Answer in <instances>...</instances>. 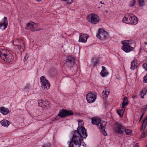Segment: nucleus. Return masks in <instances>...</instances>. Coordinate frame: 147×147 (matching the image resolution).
I'll return each mask as SVG.
<instances>
[{
    "mask_svg": "<svg viewBox=\"0 0 147 147\" xmlns=\"http://www.w3.org/2000/svg\"><path fill=\"white\" fill-rule=\"evenodd\" d=\"M141 136L142 138H144L146 136L145 132H143L141 134Z\"/></svg>",
    "mask_w": 147,
    "mask_h": 147,
    "instance_id": "37",
    "label": "nucleus"
},
{
    "mask_svg": "<svg viewBox=\"0 0 147 147\" xmlns=\"http://www.w3.org/2000/svg\"><path fill=\"white\" fill-rule=\"evenodd\" d=\"M34 24H36V23L31 24L30 23H28L27 24V27L30 29H31L34 27Z\"/></svg>",
    "mask_w": 147,
    "mask_h": 147,
    "instance_id": "25",
    "label": "nucleus"
},
{
    "mask_svg": "<svg viewBox=\"0 0 147 147\" xmlns=\"http://www.w3.org/2000/svg\"><path fill=\"white\" fill-rule=\"evenodd\" d=\"M88 20L92 24H96L99 22V18L96 14L90 13L88 16Z\"/></svg>",
    "mask_w": 147,
    "mask_h": 147,
    "instance_id": "6",
    "label": "nucleus"
},
{
    "mask_svg": "<svg viewBox=\"0 0 147 147\" xmlns=\"http://www.w3.org/2000/svg\"><path fill=\"white\" fill-rule=\"evenodd\" d=\"M0 111L2 114L4 115H7L9 113L8 109L3 107H1Z\"/></svg>",
    "mask_w": 147,
    "mask_h": 147,
    "instance_id": "18",
    "label": "nucleus"
},
{
    "mask_svg": "<svg viewBox=\"0 0 147 147\" xmlns=\"http://www.w3.org/2000/svg\"><path fill=\"white\" fill-rule=\"evenodd\" d=\"M36 0L38 2H40L41 1V0Z\"/></svg>",
    "mask_w": 147,
    "mask_h": 147,
    "instance_id": "43",
    "label": "nucleus"
},
{
    "mask_svg": "<svg viewBox=\"0 0 147 147\" xmlns=\"http://www.w3.org/2000/svg\"><path fill=\"white\" fill-rule=\"evenodd\" d=\"M73 143L72 142V139L71 141L69 142V144L68 147H74L72 145Z\"/></svg>",
    "mask_w": 147,
    "mask_h": 147,
    "instance_id": "36",
    "label": "nucleus"
},
{
    "mask_svg": "<svg viewBox=\"0 0 147 147\" xmlns=\"http://www.w3.org/2000/svg\"><path fill=\"white\" fill-rule=\"evenodd\" d=\"M97 37L101 40H105L108 38V36L107 32L102 29H99L98 33L97 35Z\"/></svg>",
    "mask_w": 147,
    "mask_h": 147,
    "instance_id": "11",
    "label": "nucleus"
},
{
    "mask_svg": "<svg viewBox=\"0 0 147 147\" xmlns=\"http://www.w3.org/2000/svg\"><path fill=\"white\" fill-rule=\"evenodd\" d=\"M121 109L119 110H120V111H121V113H123L125 111V108L124 106H123V105H122V106L121 108Z\"/></svg>",
    "mask_w": 147,
    "mask_h": 147,
    "instance_id": "34",
    "label": "nucleus"
},
{
    "mask_svg": "<svg viewBox=\"0 0 147 147\" xmlns=\"http://www.w3.org/2000/svg\"><path fill=\"white\" fill-rule=\"evenodd\" d=\"M113 128L114 130L118 133L123 134L124 132V127L117 122L114 124Z\"/></svg>",
    "mask_w": 147,
    "mask_h": 147,
    "instance_id": "10",
    "label": "nucleus"
},
{
    "mask_svg": "<svg viewBox=\"0 0 147 147\" xmlns=\"http://www.w3.org/2000/svg\"><path fill=\"white\" fill-rule=\"evenodd\" d=\"M74 64V59L71 56L68 57L67 59L64 63V65L66 67H71Z\"/></svg>",
    "mask_w": 147,
    "mask_h": 147,
    "instance_id": "12",
    "label": "nucleus"
},
{
    "mask_svg": "<svg viewBox=\"0 0 147 147\" xmlns=\"http://www.w3.org/2000/svg\"><path fill=\"white\" fill-rule=\"evenodd\" d=\"M28 54L26 53V54L25 56L24 57V61H26L28 59Z\"/></svg>",
    "mask_w": 147,
    "mask_h": 147,
    "instance_id": "35",
    "label": "nucleus"
},
{
    "mask_svg": "<svg viewBox=\"0 0 147 147\" xmlns=\"http://www.w3.org/2000/svg\"><path fill=\"white\" fill-rule=\"evenodd\" d=\"M137 18L134 16L129 14L128 15L126 16L123 19V22L129 24H136L138 22Z\"/></svg>",
    "mask_w": 147,
    "mask_h": 147,
    "instance_id": "5",
    "label": "nucleus"
},
{
    "mask_svg": "<svg viewBox=\"0 0 147 147\" xmlns=\"http://www.w3.org/2000/svg\"><path fill=\"white\" fill-rule=\"evenodd\" d=\"M147 123V116L144 119L143 122L141 125L140 129L143 130L146 127Z\"/></svg>",
    "mask_w": 147,
    "mask_h": 147,
    "instance_id": "17",
    "label": "nucleus"
},
{
    "mask_svg": "<svg viewBox=\"0 0 147 147\" xmlns=\"http://www.w3.org/2000/svg\"><path fill=\"white\" fill-rule=\"evenodd\" d=\"M40 80L41 87L43 89L47 90L50 88V84L45 77L41 76L40 78Z\"/></svg>",
    "mask_w": 147,
    "mask_h": 147,
    "instance_id": "8",
    "label": "nucleus"
},
{
    "mask_svg": "<svg viewBox=\"0 0 147 147\" xmlns=\"http://www.w3.org/2000/svg\"><path fill=\"white\" fill-rule=\"evenodd\" d=\"M8 25L7 19L6 17H4V21L3 23H0V29L3 26V30H5L7 27Z\"/></svg>",
    "mask_w": 147,
    "mask_h": 147,
    "instance_id": "15",
    "label": "nucleus"
},
{
    "mask_svg": "<svg viewBox=\"0 0 147 147\" xmlns=\"http://www.w3.org/2000/svg\"><path fill=\"white\" fill-rule=\"evenodd\" d=\"M141 110L142 113H145V111L147 110V105L144 106V107L141 108Z\"/></svg>",
    "mask_w": 147,
    "mask_h": 147,
    "instance_id": "29",
    "label": "nucleus"
},
{
    "mask_svg": "<svg viewBox=\"0 0 147 147\" xmlns=\"http://www.w3.org/2000/svg\"><path fill=\"white\" fill-rule=\"evenodd\" d=\"M117 112L118 114H119L120 117H121L123 116V113H121V111H120L119 110L117 109Z\"/></svg>",
    "mask_w": 147,
    "mask_h": 147,
    "instance_id": "33",
    "label": "nucleus"
},
{
    "mask_svg": "<svg viewBox=\"0 0 147 147\" xmlns=\"http://www.w3.org/2000/svg\"><path fill=\"white\" fill-rule=\"evenodd\" d=\"M136 3V0H131L130 2V3L129 5V6L130 7L134 6L135 5Z\"/></svg>",
    "mask_w": 147,
    "mask_h": 147,
    "instance_id": "27",
    "label": "nucleus"
},
{
    "mask_svg": "<svg viewBox=\"0 0 147 147\" xmlns=\"http://www.w3.org/2000/svg\"><path fill=\"white\" fill-rule=\"evenodd\" d=\"M138 3L139 6L140 7H142L144 4V0H138Z\"/></svg>",
    "mask_w": 147,
    "mask_h": 147,
    "instance_id": "28",
    "label": "nucleus"
},
{
    "mask_svg": "<svg viewBox=\"0 0 147 147\" xmlns=\"http://www.w3.org/2000/svg\"><path fill=\"white\" fill-rule=\"evenodd\" d=\"M146 147H147V145H146Z\"/></svg>",
    "mask_w": 147,
    "mask_h": 147,
    "instance_id": "48",
    "label": "nucleus"
},
{
    "mask_svg": "<svg viewBox=\"0 0 147 147\" xmlns=\"http://www.w3.org/2000/svg\"><path fill=\"white\" fill-rule=\"evenodd\" d=\"M38 30H36V31H38Z\"/></svg>",
    "mask_w": 147,
    "mask_h": 147,
    "instance_id": "47",
    "label": "nucleus"
},
{
    "mask_svg": "<svg viewBox=\"0 0 147 147\" xmlns=\"http://www.w3.org/2000/svg\"><path fill=\"white\" fill-rule=\"evenodd\" d=\"M92 123L93 124L97 125L99 128L100 129L101 131L105 135L104 132L106 133L105 129L107 124L106 122L104 121L101 122V120L100 118L94 117L92 119Z\"/></svg>",
    "mask_w": 147,
    "mask_h": 147,
    "instance_id": "3",
    "label": "nucleus"
},
{
    "mask_svg": "<svg viewBox=\"0 0 147 147\" xmlns=\"http://www.w3.org/2000/svg\"><path fill=\"white\" fill-rule=\"evenodd\" d=\"M61 1H67V4H70L73 2V0H61Z\"/></svg>",
    "mask_w": 147,
    "mask_h": 147,
    "instance_id": "31",
    "label": "nucleus"
},
{
    "mask_svg": "<svg viewBox=\"0 0 147 147\" xmlns=\"http://www.w3.org/2000/svg\"><path fill=\"white\" fill-rule=\"evenodd\" d=\"M136 95H133L132 96V98H136Z\"/></svg>",
    "mask_w": 147,
    "mask_h": 147,
    "instance_id": "42",
    "label": "nucleus"
},
{
    "mask_svg": "<svg viewBox=\"0 0 147 147\" xmlns=\"http://www.w3.org/2000/svg\"><path fill=\"white\" fill-rule=\"evenodd\" d=\"M96 95L92 93H89L86 95V99L88 102L92 103L95 101Z\"/></svg>",
    "mask_w": 147,
    "mask_h": 147,
    "instance_id": "13",
    "label": "nucleus"
},
{
    "mask_svg": "<svg viewBox=\"0 0 147 147\" xmlns=\"http://www.w3.org/2000/svg\"><path fill=\"white\" fill-rule=\"evenodd\" d=\"M144 43L146 45H147V42H145Z\"/></svg>",
    "mask_w": 147,
    "mask_h": 147,
    "instance_id": "45",
    "label": "nucleus"
},
{
    "mask_svg": "<svg viewBox=\"0 0 147 147\" xmlns=\"http://www.w3.org/2000/svg\"><path fill=\"white\" fill-rule=\"evenodd\" d=\"M143 66L145 69L147 71V61L145 62L143 64Z\"/></svg>",
    "mask_w": 147,
    "mask_h": 147,
    "instance_id": "30",
    "label": "nucleus"
},
{
    "mask_svg": "<svg viewBox=\"0 0 147 147\" xmlns=\"http://www.w3.org/2000/svg\"><path fill=\"white\" fill-rule=\"evenodd\" d=\"M0 57L1 59L8 63L12 61L13 59L12 55L4 49H0Z\"/></svg>",
    "mask_w": 147,
    "mask_h": 147,
    "instance_id": "2",
    "label": "nucleus"
},
{
    "mask_svg": "<svg viewBox=\"0 0 147 147\" xmlns=\"http://www.w3.org/2000/svg\"><path fill=\"white\" fill-rule=\"evenodd\" d=\"M38 103L39 106L43 108L47 107L48 106L46 105V102L44 101L43 100H38Z\"/></svg>",
    "mask_w": 147,
    "mask_h": 147,
    "instance_id": "19",
    "label": "nucleus"
},
{
    "mask_svg": "<svg viewBox=\"0 0 147 147\" xmlns=\"http://www.w3.org/2000/svg\"><path fill=\"white\" fill-rule=\"evenodd\" d=\"M143 82H144L147 83V74L144 77Z\"/></svg>",
    "mask_w": 147,
    "mask_h": 147,
    "instance_id": "32",
    "label": "nucleus"
},
{
    "mask_svg": "<svg viewBox=\"0 0 147 147\" xmlns=\"http://www.w3.org/2000/svg\"><path fill=\"white\" fill-rule=\"evenodd\" d=\"M86 129L84 127L78 126L73 135L72 142L74 147H80L81 141L83 140L82 138L87 136Z\"/></svg>",
    "mask_w": 147,
    "mask_h": 147,
    "instance_id": "1",
    "label": "nucleus"
},
{
    "mask_svg": "<svg viewBox=\"0 0 147 147\" xmlns=\"http://www.w3.org/2000/svg\"><path fill=\"white\" fill-rule=\"evenodd\" d=\"M100 3H101L103 4H104V3H102V1H100Z\"/></svg>",
    "mask_w": 147,
    "mask_h": 147,
    "instance_id": "44",
    "label": "nucleus"
},
{
    "mask_svg": "<svg viewBox=\"0 0 147 147\" xmlns=\"http://www.w3.org/2000/svg\"><path fill=\"white\" fill-rule=\"evenodd\" d=\"M105 92H102V95L103 98H105V99H106L107 98L108 95L110 92L109 91L106 90V88H105Z\"/></svg>",
    "mask_w": 147,
    "mask_h": 147,
    "instance_id": "21",
    "label": "nucleus"
},
{
    "mask_svg": "<svg viewBox=\"0 0 147 147\" xmlns=\"http://www.w3.org/2000/svg\"><path fill=\"white\" fill-rule=\"evenodd\" d=\"M124 132H125V133L127 135H130L132 132V130L130 129H125V128Z\"/></svg>",
    "mask_w": 147,
    "mask_h": 147,
    "instance_id": "26",
    "label": "nucleus"
},
{
    "mask_svg": "<svg viewBox=\"0 0 147 147\" xmlns=\"http://www.w3.org/2000/svg\"><path fill=\"white\" fill-rule=\"evenodd\" d=\"M50 145L49 144L43 145L42 147H50Z\"/></svg>",
    "mask_w": 147,
    "mask_h": 147,
    "instance_id": "38",
    "label": "nucleus"
},
{
    "mask_svg": "<svg viewBox=\"0 0 147 147\" xmlns=\"http://www.w3.org/2000/svg\"><path fill=\"white\" fill-rule=\"evenodd\" d=\"M102 70L100 74L102 77H104L108 75V73L106 70L105 67L102 66Z\"/></svg>",
    "mask_w": 147,
    "mask_h": 147,
    "instance_id": "16",
    "label": "nucleus"
},
{
    "mask_svg": "<svg viewBox=\"0 0 147 147\" xmlns=\"http://www.w3.org/2000/svg\"><path fill=\"white\" fill-rule=\"evenodd\" d=\"M136 61L134 60L131 63V69L132 70H134L136 69L137 66L135 65Z\"/></svg>",
    "mask_w": 147,
    "mask_h": 147,
    "instance_id": "23",
    "label": "nucleus"
},
{
    "mask_svg": "<svg viewBox=\"0 0 147 147\" xmlns=\"http://www.w3.org/2000/svg\"><path fill=\"white\" fill-rule=\"evenodd\" d=\"M73 114V112L72 111L63 109L60 111L58 115L61 118H63Z\"/></svg>",
    "mask_w": 147,
    "mask_h": 147,
    "instance_id": "9",
    "label": "nucleus"
},
{
    "mask_svg": "<svg viewBox=\"0 0 147 147\" xmlns=\"http://www.w3.org/2000/svg\"><path fill=\"white\" fill-rule=\"evenodd\" d=\"M128 104V101L127 98L126 97H125L123 98V101L122 103V105H123V106L127 105Z\"/></svg>",
    "mask_w": 147,
    "mask_h": 147,
    "instance_id": "24",
    "label": "nucleus"
},
{
    "mask_svg": "<svg viewBox=\"0 0 147 147\" xmlns=\"http://www.w3.org/2000/svg\"><path fill=\"white\" fill-rule=\"evenodd\" d=\"M142 113V115H141V117H140V121H141V120L142 119L143 117V116L144 114V113Z\"/></svg>",
    "mask_w": 147,
    "mask_h": 147,
    "instance_id": "39",
    "label": "nucleus"
},
{
    "mask_svg": "<svg viewBox=\"0 0 147 147\" xmlns=\"http://www.w3.org/2000/svg\"><path fill=\"white\" fill-rule=\"evenodd\" d=\"M78 122H79V120H78Z\"/></svg>",
    "mask_w": 147,
    "mask_h": 147,
    "instance_id": "46",
    "label": "nucleus"
},
{
    "mask_svg": "<svg viewBox=\"0 0 147 147\" xmlns=\"http://www.w3.org/2000/svg\"><path fill=\"white\" fill-rule=\"evenodd\" d=\"M88 37V36L86 34L80 33L79 41L80 42L85 43L86 42Z\"/></svg>",
    "mask_w": 147,
    "mask_h": 147,
    "instance_id": "14",
    "label": "nucleus"
},
{
    "mask_svg": "<svg viewBox=\"0 0 147 147\" xmlns=\"http://www.w3.org/2000/svg\"><path fill=\"white\" fill-rule=\"evenodd\" d=\"M14 45L17 46L18 49L21 52L24 51L25 45L23 42L20 39H15L13 42Z\"/></svg>",
    "mask_w": 147,
    "mask_h": 147,
    "instance_id": "7",
    "label": "nucleus"
},
{
    "mask_svg": "<svg viewBox=\"0 0 147 147\" xmlns=\"http://www.w3.org/2000/svg\"><path fill=\"white\" fill-rule=\"evenodd\" d=\"M1 124L4 127H7L10 124V122L6 120H3L1 121Z\"/></svg>",
    "mask_w": 147,
    "mask_h": 147,
    "instance_id": "20",
    "label": "nucleus"
},
{
    "mask_svg": "<svg viewBox=\"0 0 147 147\" xmlns=\"http://www.w3.org/2000/svg\"><path fill=\"white\" fill-rule=\"evenodd\" d=\"M134 147H139V144L136 143L134 146Z\"/></svg>",
    "mask_w": 147,
    "mask_h": 147,
    "instance_id": "40",
    "label": "nucleus"
},
{
    "mask_svg": "<svg viewBox=\"0 0 147 147\" xmlns=\"http://www.w3.org/2000/svg\"><path fill=\"white\" fill-rule=\"evenodd\" d=\"M46 105L48 106L47 108H48L49 107V102H46Z\"/></svg>",
    "mask_w": 147,
    "mask_h": 147,
    "instance_id": "41",
    "label": "nucleus"
},
{
    "mask_svg": "<svg viewBox=\"0 0 147 147\" xmlns=\"http://www.w3.org/2000/svg\"><path fill=\"white\" fill-rule=\"evenodd\" d=\"M123 46L122 49L126 53H129L133 51L134 48L132 47L133 44H135V42L133 40H124L121 41Z\"/></svg>",
    "mask_w": 147,
    "mask_h": 147,
    "instance_id": "4",
    "label": "nucleus"
},
{
    "mask_svg": "<svg viewBox=\"0 0 147 147\" xmlns=\"http://www.w3.org/2000/svg\"><path fill=\"white\" fill-rule=\"evenodd\" d=\"M147 88L146 90L145 89H144V90H143L142 91L140 92V94L141 98H144V95L146 94L147 92Z\"/></svg>",
    "mask_w": 147,
    "mask_h": 147,
    "instance_id": "22",
    "label": "nucleus"
}]
</instances>
